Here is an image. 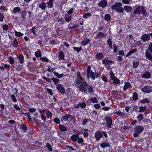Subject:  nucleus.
<instances>
[{"mask_svg": "<svg viewBox=\"0 0 152 152\" xmlns=\"http://www.w3.org/2000/svg\"><path fill=\"white\" fill-rule=\"evenodd\" d=\"M76 75L77 77L75 78V81L76 86L80 91L84 92H87L88 83L81 76L79 72H77Z\"/></svg>", "mask_w": 152, "mask_h": 152, "instance_id": "nucleus-1", "label": "nucleus"}, {"mask_svg": "<svg viewBox=\"0 0 152 152\" xmlns=\"http://www.w3.org/2000/svg\"><path fill=\"white\" fill-rule=\"evenodd\" d=\"M87 76L88 79L90 77L93 80H95L96 78L99 77L98 74L97 72H96L94 73L91 70V67L90 65L87 67Z\"/></svg>", "mask_w": 152, "mask_h": 152, "instance_id": "nucleus-2", "label": "nucleus"}, {"mask_svg": "<svg viewBox=\"0 0 152 152\" xmlns=\"http://www.w3.org/2000/svg\"><path fill=\"white\" fill-rule=\"evenodd\" d=\"M140 13L145 16H146L148 15V13L146 10L145 9L144 7L139 5L134 10L133 13L134 14H140Z\"/></svg>", "mask_w": 152, "mask_h": 152, "instance_id": "nucleus-3", "label": "nucleus"}, {"mask_svg": "<svg viewBox=\"0 0 152 152\" xmlns=\"http://www.w3.org/2000/svg\"><path fill=\"white\" fill-rule=\"evenodd\" d=\"M122 6V4L121 3H117L112 6L111 8L112 10H115L117 12L122 13L124 11V9L122 7H121Z\"/></svg>", "mask_w": 152, "mask_h": 152, "instance_id": "nucleus-4", "label": "nucleus"}, {"mask_svg": "<svg viewBox=\"0 0 152 152\" xmlns=\"http://www.w3.org/2000/svg\"><path fill=\"white\" fill-rule=\"evenodd\" d=\"M73 119V116L68 114L62 116L61 121H72Z\"/></svg>", "mask_w": 152, "mask_h": 152, "instance_id": "nucleus-5", "label": "nucleus"}, {"mask_svg": "<svg viewBox=\"0 0 152 152\" xmlns=\"http://www.w3.org/2000/svg\"><path fill=\"white\" fill-rule=\"evenodd\" d=\"M28 36L31 38H33L37 36L36 31V27L34 26L29 30Z\"/></svg>", "mask_w": 152, "mask_h": 152, "instance_id": "nucleus-6", "label": "nucleus"}, {"mask_svg": "<svg viewBox=\"0 0 152 152\" xmlns=\"http://www.w3.org/2000/svg\"><path fill=\"white\" fill-rule=\"evenodd\" d=\"M56 88L58 90V92L60 93L62 95H64L65 94V89L61 84H59L58 85L56 86Z\"/></svg>", "mask_w": 152, "mask_h": 152, "instance_id": "nucleus-7", "label": "nucleus"}, {"mask_svg": "<svg viewBox=\"0 0 152 152\" xmlns=\"http://www.w3.org/2000/svg\"><path fill=\"white\" fill-rule=\"evenodd\" d=\"M141 90L143 92L149 93L152 92V86H144L143 88H142Z\"/></svg>", "mask_w": 152, "mask_h": 152, "instance_id": "nucleus-8", "label": "nucleus"}, {"mask_svg": "<svg viewBox=\"0 0 152 152\" xmlns=\"http://www.w3.org/2000/svg\"><path fill=\"white\" fill-rule=\"evenodd\" d=\"M134 129L136 132L140 134L142 133L144 130V128L142 126L138 125L134 127Z\"/></svg>", "mask_w": 152, "mask_h": 152, "instance_id": "nucleus-9", "label": "nucleus"}, {"mask_svg": "<svg viewBox=\"0 0 152 152\" xmlns=\"http://www.w3.org/2000/svg\"><path fill=\"white\" fill-rule=\"evenodd\" d=\"M150 36L148 34H143L141 37V40L144 42H146L148 41L150 39Z\"/></svg>", "mask_w": 152, "mask_h": 152, "instance_id": "nucleus-10", "label": "nucleus"}, {"mask_svg": "<svg viewBox=\"0 0 152 152\" xmlns=\"http://www.w3.org/2000/svg\"><path fill=\"white\" fill-rule=\"evenodd\" d=\"M107 2L106 0H102L100 1L98 3V6L102 8H105L107 5Z\"/></svg>", "mask_w": 152, "mask_h": 152, "instance_id": "nucleus-11", "label": "nucleus"}, {"mask_svg": "<svg viewBox=\"0 0 152 152\" xmlns=\"http://www.w3.org/2000/svg\"><path fill=\"white\" fill-rule=\"evenodd\" d=\"M102 136V134L100 131L96 132L95 133V137L97 140H99Z\"/></svg>", "mask_w": 152, "mask_h": 152, "instance_id": "nucleus-12", "label": "nucleus"}, {"mask_svg": "<svg viewBox=\"0 0 152 152\" xmlns=\"http://www.w3.org/2000/svg\"><path fill=\"white\" fill-rule=\"evenodd\" d=\"M151 74L148 71H145L141 75V77L143 78L148 79L151 78Z\"/></svg>", "mask_w": 152, "mask_h": 152, "instance_id": "nucleus-13", "label": "nucleus"}, {"mask_svg": "<svg viewBox=\"0 0 152 152\" xmlns=\"http://www.w3.org/2000/svg\"><path fill=\"white\" fill-rule=\"evenodd\" d=\"M102 63L105 65H110L113 64V63L112 60H109L107 58H105L102 61Z\"/></svg>", "mask_w": 152, "mask_h": 152, "instance_id": "nucleus-14", "label": "nucleus"}, {"mask_svg": "<svg viewBox=\"0 0 152 152\" xmlns=\"http://www.w3.org/2000/svg\"><path fill=\"white\" fill-rule=\"evenodd\" d=\"M105 119L106 121V124L108 127L110 128L112 123V120L111 118L109 117H106Z\"/></svg>", "mask_w": 152, "mask_h": 152, "instance_id": "nucleus-15", "label": "nucleus"}, {"mask_svg": "<svg viewBox=\"0 0 152 152\" xmlns=\"http://www.w3.org/2000/svg\"><path fill=\"white\" fill-rule=\"evenodd\" d=\"M37 6L39 8L42 10H45L46 7V4L43 1L38 4Z\"/></svg>", "mask_w": 152, "mask_h": 152, "instance_id": "nucleus-16", "label": "nucleus"}, {"mask_svg": "<svg viewBox=\"0 0 152 152\" xmlns=\"http://www.w3.org/2000/svg\"><path fill=\"white\" fill-rule=\"evenodd\" d=\"M110 144L108 141L103 142L100 144V146L104 149L108 147H110Z\"/></svg>", "mask_w": 152, "mask_h": 152, "instance_id": "nucleus-17", "label": "nucleus"}, {"mask_svg": "<svg viewBox=\"0 0 152 152\" xmlns=\"http://www.w3.org/2000/svg\"><path fill=\"white\" fill-rule=\"evenodd\" d=\"M90 42L91 39L89 38H86L81 41V45L85 46L89 43Z\"/></svg>", "mask_w": 152, "mask_h": 152, "instance_id": "nucleus-18", "label": "nucleus"}, {"mask_svg": "<svg viewBox=\"0 0 152 152\" xmlns=\"http://www.w3.org/2000/svg\"><path fill=\"white\" fill-rule=\"evenodd\" d=\"M132 88V85L129 82H126L125 83L123 87V91H126L127 89L131 88Z\"/></svg>", "mask_w": 152, "mask_h": 152, "instance_id": "nucleus-19", "label": "nucleus"}, {"mask_svg": "<svg viewBox=\"0 0 152 152\" xmlns=\"http://www.w3.org/2000/svg\"><path fill=\"white\" fill-rule=\"evenodd\" d=\"M86 105L85 103L83 102H80V103L77 104V105H75V107L76 108H78L80 107H81V108H84L86 107Z\"/></svg>", "mask_w": 152, "mask_h": 152, "instance_id": "nucleus-20", "label": "nucleus"}, {"mask_svg": "<svg viewBox=\"0 0 152 152\" xmlns=\"http://www.w3.org/2000/svg\"><path fill=\"white\" fill-rule=\"evenodd\" d=\"M18 60V62L20 64H23L24 63V56L22 54H20L17 57Z\"/></svg>", "mask_w": 152, "mask_h": 152, "instance_id": "nucleus-21", "label": "nucleus"}, {"mask_svg": "<svg viewBox=\"0 0 152 152\" xmlns=\"http://www.w3.org/2000/svg\"><path fill=\"white\" fill-rule=\"evenodd\" d=\"M145 56L150 61L152 60V53L149 50H146Z\"/></svg>", "mask_w": 152, "mask_h": 152, "instance_id": "nucleus-22", "label": "nucleus"}, {"mask_svg": "<svg viewBox=\"0 0 152 152\" xmlns=\"http://www.w3.org/2000/svg\"><path fill=\"white\" fill-rule=\"evenodd\" d=\"M54 0H49L46 3L47 7L48 8H52L53 7V1Z\"/></svg>", "mask_w": 152, "mask_h": 152, "instance_id": "nucleus-23", "label": "nucleus"}, {"mask_svg": "<svg viewBox=\"0 0 152 152\" xmlns=\"http://www.w3.org/2000/svg\"><path fill=\"white\" fill-rule=\"evenodd\" d=\"M150 101V99L149 98H145L141 99L139 101V102L143 104L149 103Z\"/></svg>", "mask_w": 152, "mask_h": 152, "instance_id": "nucleus-24", "label": "nucleus"}, {"mask_svg": "<svg viewBox=\"0 0 152 152\" xmlns=\"http://www.w3.org/2000/svg\"><path fill=\"white\" fill-rule=\"evenodd\" d=\"M95 57L98 60H101L104 58V56L101 53H98L96 54Z\"/></svg>", "mask_w": 152, "mask_h": 152, "instance_id": "nucleus-25", "label": "nucleus"}, {"mask_svg": "<svg viewBox=\"0 0 152 152\" xmlns=\"http://www.w3.org/2000/svg\"><path fill=\"white\" fill-rule=\"evenodd\" d=\"M64 18L66 21L68 23L71 20L72 16L71 15H69L67 14H65Z\"/></svg>", "mask_w": 152, "mask_h": 152, "instance_id": "nucleus-26", "label": "nucleus"}, {"mask_svg": "<svg viewBox=\"0 0 152 152\" xmlns=\"http://www.w3.org/2000/svg\"><path fill=\"white\" fill-rule=\"evenodd\" d=\"M124 9L127 12H131L132 10V7L128 5L125 6L124 7Z\"/></svg>", "mask_w": 152, "mask_h": 152, "instance_id": "nucleus-27", "label": "nucleus"}, {"mask_svg": "<svg viewBox=\"0 0 152 152\" xmlns=\"http://www.w3.org/2000/svg\"><path fill=\"white\" fill-rule=\"evenodd\" d=\"M79 137V136L77 134H74L70 138L72 141L76 142L77 141Z\"/></svg>", "mask_w": 152, "mask_h": 152, "instance_id": "nucleus-28", "label": "nucleus"}, {"mask_svg": "<svg viewBox=\"0 0 152 152\" xmlns=\"http://www.w3.org/2000/svg\"><path fill=\"white\" fill-rule=\"evenodd\" d=\"M137 49L136 48H135L130 50L128 52L127 54L126 55V57H127L130 56L132 54L136 52L137 51Z\"/></svg>", "mask_w": 152, "mask_h": 152, "instance_id": "nucleus-29", "label": "nucleus"}, {"mask_svg": "<svg viewBox=\"0 0 152 152\" xmlns=\"http://www.w3.org/2000/svg\"><path fill=\"white\" fill-rule=\"evenodd\" d=\"M94 88L92 85H88L87 90L88 91V93L91 94V93L94 92Z\"/></svg>", "mask_w": 152, "mask_h": 152, "instance_id": "nucleus-30", "label": "nucleus"}, {"mask_svg": "<svg viewBox=\"0 0 152 152\" xmlns=\"http://www.w3.org/2000/svg\"><path fill=\"white\" fill-rule=\"evenodd\" d=\"M139 64V62L138 61L134 60L132 62L133 67L134 68H136L138 67Z\"/></svg>", "mask_w": 152, "mask_h": 152, "instance_id": "nucleus-31", "label": "nucleus"}, {"mask_svg": "<svg viewBox=\"0 0 152 152\" xmlns=\"http://www.w3.org/2000/svg\"><path fill=\"white\" fill-rule=\"evenodd\" d=\"M35 56L37 58L41 57V52L40 50L38 49L37 51L35 53Z\"/></svg>", "mask_w": 152, "mask_h": 152, "instance_id": "nucleus-32", "label": "nucleus"}, {"mask_svg": "<svg viewBox=\"0 0 152 152\" xmlns=\"http://www.w3.org/2000/svg\"><path fill=\"white\" fill-rule=\"evenodd\" d=\"M64 55L63 52L60 51L58 53V58L59 60H64Z\"/></svg>", "mask_w": 152, "mask_h": 152, "instance_id": "nucleus-33", "label": "nucleus"}, {"mask_svg": "<svg viewBox=\"0 0 152 152\" xmlns=\"http://www.w3.org/2000/svg\"><path fill=\"white\" fill-rule=\"evenodd\" d=\"M107 43L108 44L109 47L111 49H112L113 48V42L111 39H108L107 41Z\"/></svg>", "mask_w": 152, "mask_h": 152, "instance_id": "nucleus-34", "label": "nucleus"}, {"mask_svg": "<svg viewBox=\"0 0 152 152\" xmlns=\"http://www.w3.org/2000/svg\"><path fill=\"white\" fill-rule=\"evenodd\" d=\"M51 79L53 81L54 83L56 86L58 85V83L60 82L58 78H52Z\"/></svg>", "mask_w": 152, "mask_h": 152, "instance_id": "nucleus-35", "label": "nucleus"}, {"mask_svg": "<svg viewBox=\"0 0 152 152\" xmlns=\"http://www.w3.org/2000/svg\"><path fill=\"white\" fill-rule=\"evenodd\" d=\"M53 74L57 77L59 78H61L64 75V74L63 73L62 74H60L58 72H53Z\"/></svg>", "mask_w": 152, "mask_h": 152, "instance_id": "nucleus-36", "label": "nucleus"}, {"mask_svg": "<svg viewBox=\"0 0 152 152\" xmlns=\"http://www.w3.org/2000/svg\"><path fill=\"white\" fill-rule=\"evenodd\" d=\"M59 128L60 130L63 132H65L67 131V128L64 126L60 125H59Z\"/></svg>", "mask_w": 152, "mask_h": 152, "instance_id": "nucleus-37", "label": "nucleus"}, {"mask_svg": "<svg viewBox=\"0 0 152 152\" xmlns=\"http://www.w3.org/2000/svg\"><path fill=\"white\" fill-rule=\"evenodd\" d=\"M113 80V83L114 85L118 84L120 85V80L116 77L112 80Z\"/></svg>", "mask_w": 152, "mask_h": 152, "instance_id": "nucleus-38", "label": "nucleus"}, {"mask_svg": "<svg viewBox=\"0 0 152 152\" xmlns=\"http://www.w3.org/2000/svg\"><path fill=\"white\" fill-rule=\"evenodd\" d=\"M137 119L138 121L140 122V121H142L143 118V116L142 114H139V115L137 116Z\"/></svg>", "mask_w": 152, "mask_h": 152, "instance_id": "nucleus-39", "label": "nucleus"}, {"mask_svg": "<svg viewBox=\"0 0 152 152\" xmlns=\"http://www.w3.org/2000/svg\"><path fill=\"white\" fill-rule=\"evenodd\" d=\"M58 22L61 25H63L65 23V20L63 18H61L58 20Z\"/></svg>", "mask_w": 152, "mask_h": 152, "instance_id": "nucleus-40", "label": "nucleus"}, {"mask_svg": "<svg viewBox=\"0 0 152 152\" xmlns=\"http://www.w3.org/2000/svg\"><path fill=\"white\" fill-rule=\"evenodd\" d=\"M18 41L16 39H14L12 45L14 48H17L18 47Z\"/></svg>", "mask_w": 152, "mask_h": 152, "instance_id": "nucleus-41", "label": "nucleus"}, {"mask_svg": "<svg viewBox=\"0 0 152 152\" xmlns=\"http://www.w3.org/2000/svg\"><path fill=\"white\" fill-rule=\"evenodd\" d=\"M47 118L49 119L51 118L52 117V114L50 111H48L46 113Z\"/></svg>", "mask_w": 152, "mask_h": 152, "instance_id": "nucleus-42", "label": "nucleus"}, {"mask_svg": "<svg viewBox=\"0 0 152 152\" xmlns=\"http://www.w3.org/2000/svg\"><path fill=\"white\" fill-rule=\"evenodd\" d=\"M133 99L134 101L138 99V94L135 92H134L133 93Z\"/></svg>", "mask_w": 152, "mask_h": 152, "instance_id": "nucleus-43", "label": "nucleus"}, {"mask_svg": "<svg viewBox=\"0 0 152 152\" xmlns=\"http://www.w3.org/2000/svg\"><path fill=\"white\" fill-rule=\"evenodd\" d=\"M20 10V9L18 7H14L13 9V11L15 13H16L19 12Z\"/></svg>", "mask_w": 152, "mask_h": 152, "instance_id": "nucleus-44", "label": "nucleus"}, {"mask_svg": "<svg viewBox=\"0 0 152 152\" xmlns=\"http://www.w3.org/2000/svg\"><path fill=\"white\" fill-rule=\"evenodd\" d=\"M15 36L17 37H21L23 35V34L22 33L20 32H17L16 31H15Z\"/></svg>", "mask_w": 152, "mask_h": 152, "instance_id": "nucleus-45", "label": "nucleus"}, {"mask_svg": "<svg viewBox=\"0 0 152 152\" xmlns=\"http://www.w3.org/2000/svg\"><path fill=\"white\" fill-rule=\"evenodd\" d=\"M104 34L102 33L101 32H100L97 35V37L99 38V39H102L104 37Z\"/></svg>", "mask_w": 152, "mask_h": 152, "instance_id": "nucleus-46", "label": "nucleus"}, {"mask_svg": "<svg viewBox=\"0 0 152 152\" xmlns=\"http://www.w3.org/2000/svg\"><path fill=\"white\" fill-rule=\"evenodd\" d=\"M9 62L10 64H13L14 63V61L13 58L12 56H10L8 58Z\"/></svg>", "mask_w": 152, "mask_h": 152, "instance_id": "nucleus-47", "label": "nucleus"}, {"mask_svg": "<svg viewBox=\"0 0 152 152\" xmlns=\"http://www.w3.org/2000/svg\"><path fill=\"white\" fill-rule=\"evenodd\" d=\"M21 128L23 130L24 132H26L27 131V127L26 125L23 124L21 125Z\"/></svg>", "mask_w": 152, "mask_h": 152, "instance_id": "nucleus-48", "label": "nucleus"}, {"mask_svg": "<svg viewBox=\"0 0 152 152\" xmlns=\"http://www.w3.org/2000/svg\"><path fill=\"white\" fill-rule=\"evenodd\" d=\"M110 16L108 14H106L104 16V19L106 21H108L110 20Z\"/></svg>", "mask_w": 152, "mask_h": 152, "instance_id": "nucleus-49", "label": "nucleus"}, {"mask_svg": "<svg viewBox=\"0 0 152 152\" xmlns=\"http://www.w3.org/2000/svg\"><path fill=\"white\" fill-rule=\"evenodd\" d=\"M90 100L93 103H97L98 102L97 99L95 97L91 98Z\"/></svg>", "mask_w": 152, "mask_h": 152, "instance_id": "nucleus-50", "label": "nucleus"}, {"mask_svg": "<svg viewBox=\"0 0 152 152\" xmlns=\"http://www.w3.org/2000/svg\"><path fill=\"white\" fill-rule=\"evenodd\" d=\"M91 14L90 13H86L83 15V18L86 19L88 18L89 17L91 16Z\"/></svg>", "mask_w": 152, "mask_h": 152, "instance_id": "nucleus-51", "label": "nucleus"}, {"mask_svg": "<svg viewBox=\"0 0 152 152\" xmlns=\"http://www.w3.org/2000/svg\"><path fill=\"white\" fill-rule=\"evenodd\" d=\"M73 48L74 50L76 51L78 53L80 52L82 49L81 47H80V48L73 47Z\"/></svg>", "mask_w": 152, "mask_h": 152, "instance_id": "nucleus-52", "label": "nucleus"}, {"mask_svg": "<svg viewBox=\"0 0 152 152\" xmlns=\"http://www.w3.org/2000/svg\"><path fill=\"white\" fill-rule=\"evenodd\" d=\"M142 44V42L141 41L139 40L137 41L134 44V47H138L139 45Z\"/></svg>", "mask_w": 152, "mask_h": 152, "instance_id": "nucleus-53", "label": "nucleus"}, {"mask_svg": "<svg viewBox=\"0 0 152 152\" xmlns=\"http://www.w3.org/2000/svg\"><path fill=\"white\" fill-rule=\"evenodd\" d=\"M146 50H149V52H151L152 53V43H150V44L149 45L148 49Z\"/></svg>", "mask_w": 152, "mask_h": 152, "instance_id": "nucleus-54", "label": "nucleus"}, {"mask_svg": "<svg viewBox=\"0 0 152 152\" xmlns=\"http://www.w3.org/2000/svg\"><path fill=\"white\" fill-rule=\"evenodd\" d=\"M77 141V142L79 144H82L84 142V140L83 139L82 137H79L78 138V139Z\"/></svg>", "mask_w": 152, "mask_h": 152, "instance_id": "nucleus-55", "label": "nucleus"}, {"mask_svg": "<svg viewBox=\"0 0 152 152\" xmlns=\"http://www.w3.org/2000/svg\"><path fill=\"white\" fill-rule=\"evenodd\" d=\"M11 97L13 102H17V99H16L15 96L14 94L12 95L11 96Z\"/></svg>", "mask_w": 152, "mask_h": 152, "instance_id": "nucleus-56", "label": "nucleus"}, {"mask_svg": "<svg viewBox=\"0 0 152 152\" xmlns=\"http://www.w3.org/2000/svg\"><path fill=\"white\" fill-rule=\"evenodd\" d=\"M40 60L43 62H49V60L46 57H42L40 58Z\"/></svg>", "mask_w": 152, "mask_h": 152, "instance_id": "nucleus-57", "label": "nucleus"}, {"mask_svg": "<svg viewBox=\"0 0 152 152\" xmlns=\"http://www.w3.org/2000/svg\"><path fill=\"white\" fill-rule=\"evenodd\" d=\"M46 146L48 148V150L50 151H52L53 150L52 147L51 145L48 143H47L46 144Z\"/></svg>", "mask_w": 152, "mask_h": 152, "instance_id": "nucleus-58", "label": "nucleus"}, {"mask_svg": "<svg viewBox=\"0 0 152 152\" xmlns=\"http://www.w3.org/2000/svg\"><path fill=\"white\" fill-rule=\"evenodd\" d=\"M55 68H51V67L50 66H48V69L47 71H48L50 73H52L53 72H54V70L55 69Z\"/></svg>", "mask_w": 152, "mask_h": 152, "instance_id": "nucleus-59", "label": "nucleus"}, {"mask_svg": "<svg viewBox=\"0 0 152 152\" xmlns=\"http://www.w3.org/2000/svg\"><path fill=\"white\" fill-rule=\"evenodd\" d=\"M54 122L56 124H59L60 123V121L59 119L57 118H55L53 119Z\"/></svg>", "mask_w": 152, "mask_h": 152, "instance_id": "nucleus-60", "label": "nucleus"}, {"mask_svg": "<svg viewBox=\"0 0 152 152\" xmlns=\"http://www.w3.org/2000/svg\"><path fill=\"white\" fill-rule=\"evenodd\" d=\"M131 1V0H122V2L123 4H129Z\"/></svg>", "mask_w": 152, "mask_h": 152, "instance_id": "nucleus-61", "label": "nucleus"}, {"mask_svg": "<svg viewBox=\"0 0 152 152\" xmlns=\"http://www.w3.org/2000/svg\"><path fill=\"white\" fill-rule=\"evenodd\" d=\"M139 108L140 109V110L139 111V112H143L146 109V107L145 106L143 107L142 106L141 107H140Z\"/></svg>", "mask_w": 152, "mask_h": 152, "instance_id": "nucleus-62", "label": "nucleus"}, {"mask_svg": "<svg viewBox=\"0 0 152 152\" xmlns=\"http://www.w3.org/2000/svg\"><path fill=\"white\" fill-rule=\"evenodd\" d=\"M75 9L73 7L71 8L69 11H68L67 12V14L69 15H70L72 14V13L73 12L74 10Z\"/></svg>", "mask_w": 152, "mask_h": 152, "instance_id": "nucleus-63", "label": "nucleus"}, {"mask_svg": "<svg viewBox=\"0 0 152 152\" xmlns=\"http://www.w3.org/2000/svg\"><path fill=\"white\" fill-rule=\"evenodd\" d=\"M115 113L117 115H119L124 116V113H122L120 111H116L115 112Z\"/></svg>", "mask_w": 152, "mask_h": 152, "instance_id": "nucleus-64", "label": "nucleus"}]
</instances>
